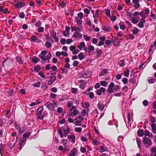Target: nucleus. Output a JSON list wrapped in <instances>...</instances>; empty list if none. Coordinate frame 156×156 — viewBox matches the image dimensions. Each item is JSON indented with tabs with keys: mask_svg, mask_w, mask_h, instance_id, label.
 I'll use <instances>...</instances> for the list:
<instances>
[{
	"mask_svg": "<svg viewBox=\"0 0 156 156\" xmlns=\"http://www.w3.org/2000/svg\"><path fill=\"white\" fill-rule=\"evenodd\" d=\"M114 87V84L113 83H111L109 85L108 91L109 93L113 92V88Z\"/></svg>",
	"mask_w": 156,
	"mask_h": 156,
	"instance_id": "obj_12",
	"label": "nucleus"
},
{
	"mask_svg": "<svg viewBox=\"0 0 156 156\" xmlns=\"http://www.w3.org/2000/svg\"><path fill=\"white\" fill-rule=\"evenodd\" d=\"M125 61L124 60H122L120 61L118 63V65L121 67H122L125 65Z\"/></svg>",
	"mask_w": 156,
	"mask_h": 156,
	"instance_id": "obj_35",
	"label": "nucleus"
},
{
	"mask_svg": "<svg viewBox=\"0 0 156 156\" xmlns=\"http://www.w3.org/2000/svg\"><path fill=\"white\" fill-rule=\"evenodd\" d=\"M132 22L133 24H136L138 21V20L135 18V17H132L130 20Z\"/></svg>",
	"mask_w": 156,
	"mask_h": 156,
	"instance_id": "obj_30",
	"label": "nucleus"
},
{
	"mask_svg": "<svg viewBox=\"0 0 156 156\" xmlns=\"http://www.w3.org/2000/svg\"><path fill=\"white\" fill-rule=\"evenodd\" d=\"M55 55L58 57H59L61 55L66 57L68 56V54L67 52H65L64 51L60 52L57 51L55 53Z\"/></svg>",
	"mask_w": 156,
	"mask_h": 156,
	"instance_id": "obj_7",
	"label": "nucleus"
},
{
	"mask_svg": "<svg viewBox=\"0 0 156 156\" xmlns=\"http://www.w3.org/2000/svg\"><path fill=\"white\" fill-rule=\"evenodd\" d=\"M41 102L39 101L38 100L36 101L35 102H33L30 104L29 105L30 107H34L36 105L40 103Z\"/></svg>",
	"mask_w": 156,
	"mask_h": 156,
	"instance_id": "obj_27",
	"label": "nucleus"
},
{
	"mask_svg": "<svg viewBox=\"0 0 156 156\" xmlns=\"http://www.w3.org/2000/svg\"><path fill=\"white\" fill-rule=\"evenodd\" d=\"M83 118L82 116L81 115L78 116L77 117H76L75 119L76 120H78V121H80L81 122L83 120Z\"/></svg>",
	"mask_w": 156,
	"mask_h": 156,
	"instance_id": "obj_47",
	"label": "nucleus"
},
{
	"mask_svg": "<svg viewBox=\"0 0 156 156\" xmlns=\"http://www.w3.org/2000/svg\"><path fill=\"white\" fill-rule=\"evenodd\" d=\"M143 142L145 145L146 148H147L151 145L152 142L151 140L146 136H144L143 138Z\"/></svg>",
	"mask_w": 156,
	"mask_h": 156,
	"instance_id": "obj_1",
	"label": "nucleus"
},
{
	"mask_svg": "<svg viewBox=\"0 0 156 156\" xmlns=\"http://www.w3.org/2000/svg\"><path fill=\"white\" fill-rule=\"evenodd\" d=\"M100 84L102 86L106 87L107 85V82L105 81H102L100 82Z\"/></svg>",
	"mask_w": 156,
	"mask_h": 156,
	"instance_id": "obj_55",
	"label": "nucleus"
},
{
	"mask_svg": "<svg viewBox=\"0 0 156 156\" xmlns=\"http://www.w3.org/2000/svg\"><path fill=\"white\" fill-rule=\"evenodd\" d=\"M79 111L76 109H75L73 110V113L71 112L70 115H68L69 116L74 117V115H76L79 114Z\"/></svg>",
	"mask_w": 156,
	"mask_h": 156,
	"instance_id": "obj_17",
	"label": "nucleus"
},
{
	"mask_svg": "<svg viewBox=\"0 0 156 156\" xmlns=\"http://www.w3.org/2000/svg\"><path fill=\"white\" fill-rule=\"evenodd\" d=\"M130 72V70L128 69H126L125 70L124 73V76H125L128 77L129 76V73Z\"/></svg>",
	"mask_w": 156,
	"mask_h": 156,
	"instance_id": "obj_23",
	"label": "nucleus"
},
{
	"mask_svg": "<svg viewBox=\"0 0 156 156\" xmlns=\"http://www.w3.org/2000/svg\"><path fill=\"white\" fill-rule=\"evenodd\" d=\"M143 104L145 106H147L148 105V102L147 100H144L143 102Z\"/></svg>",
	"mask_w": 156,
	"mask_h": 156,
	"instance_id": "obj_59",
	"label": "nucleus"
},
{
	"mask_svg": "<svg viewBox=\"0 0 156 156\" xmlns=\"http://www.w3.org/2000/svg\"><path fill=\"white\" fill-rule=\"evenodd\" d=\"M105 91V89L103 87H101L100 89L97 90L96 94L97 95H100L102 93H104Z\"/></svg>",
	"mask_w": 156,
	"mask_h": 156,
	"instance_id": "obj_16",
	"label": "nucleus"
},
{
	"mask_svg": "<svg viewBox=\"0 0 156 156\" xmlns=\"http://www.w3.org/2000/svg\"><path fill=\"white\" fill-rule=\"evenodd\" d=\"M66 30L63 32V34L64 36H66L68 35L69 34V31L70 30V28L69 26H66L65 28Z\"/></svg>",
	"mask_w": 156,
	"mask_h": 156,
	"instance_id": "obj_11",
	"label": "nucleus"
},
{
	"mask_svg": "<svg viewBox=\"0 0 156 156\" xmlns=\"http://www.w3.org/2000/svg\"><path fill=\"white\" fill-rule=\"evenodd\" d=\"M31 134V132H29L27 133H24L23 134V136L24 138H28L30 136Z\"/></svg>",
	"mask_w": 156,
	"mask_h": 156,
	"instance_id": "obj_29",
	"label": "nucleus"
},
{
	"mask_svg": "<svg viewBox=\"0 0 156 156\" xmlns=\"http://www.w3.org/2000/svg\"><path fill=\"white\" fill-rule=\"evenodd\" d=\"M32 61L34 63H37L38 61V57H35L32 59Z\"/></svg>",
	"mask_w": 156,
	"mask_h": 156,
	"instance_id": "obj_50",
	"label": "nucleus"
},
{
	"mask_svg": "<svg viewBox=\"0 0 156 156\" xmlns=\"http://www.w3.org/2000/svg\"><path fill=\"white\" fill-rule=\"evenodd\" d=\"M50 36L54 40L55 42H58V39L56 36V33L54 30L51 32Z\"/></svg>",
	"mask_w": 156,
	"mask_h": 156,
	"instance_id": "obj_4",
	"label": "nucleus"
},
{
	"mask_svg": "<svg viewBox=\"0 0 156 156\" xmlns=\"http://www.w3.org/2000/svg\"><path fill=\"white\" fill-rule=\"evenodd\" d=\"M144 135L145 136H148L149 137H152V134H151L147 130H146L145 131Z\"/></svg>",
	"mask_w": 156,
	"mask_h": 156,
	"instance_id": "obj_31",
	"label": "nucleus"
},
{
	"mask_svg": "<svg viewBox=\"0 0 156 156\" xmlns=\"http://www.w3.org/2000/svg\"><path fill=\"white\" fill-rule=\"evenodd\" d=\"M94 47L92 45H90L88 47V49L89 50L88 52H90L91 51H93L94 50Z\"/></svg>",
	"mask_w": 156,
	"mask_h": 156,
	"instance_id": "obj_49",
	"label": "nucleus"
},
{
	"mask_svg": "<svg viewBox=\"0 0 156 156\" xmlns=\"http://www.w3.org/2000/svg\"><path fill=\"white\" fill-rule=\"evenodd\" d=\"M151 128L153 133H156V126L155 124L153 123L151 125Z\"/></svg>",
	"mask_w": 156,
	"mask_h": 156,
	"instance_id": "obj_24",
	"label": "nucleus"
},
{
	"mask_svg": "<svg viewBox=\"0 0 156 156\" xmlns=\"http://www.w3.org/2000/svg\"><path fill=\"white\" fill-rule=\"evenodd\" d=\"M99 152H103L108 151V149L107 147L105 145L101 146L99 150Z\"/></svg>",
	"mask_w": 156,
	"mask_h": 156,
	"instance_id": "obj_14",
	"label": "nucleus"
},
{
	"mask_svg": "<svg viewBox=\"0 0 156 156\" xmlns=\"http://www.w3.org/2000/svg\"><path fill=\"white\" fill-rule=\"evenodd\" d=\"M151 18L150 19V21H151L153 20H155L156 19V16L153 14L152 12L151 13Z\"/></svg>",
	"mask_w": 156,
	"mask_h": 156,
	"instance_id": "obj_42",
	"label": "nucleus"
},
{
	"mask_svg": "<svg viewBox=\"0 0 156 156\" xmlns=\"http://www.w3.org/2000/svg\"><path fill=\"white\" fill-rule=\"evenodd\" d=\"M136 141L138 145V147L140 149L141 141L140 139L137 138H136Z\"/></svg>",
	"mask_w": 156,
	"mask_h": 156,
	"instance_id": "obj_28",
	"label": "nucleus"
},
{
	"mask_svg": "<svg viewBox=\"0 0 156 156\" xmlns=\"http://www.w3.org/2000/svg\"><path fill=\"white\" fill-rule=\"evenodd\" d=\"M74 130L76 132L80 133L82 131V128L80 127H76L75 128Z\"/></svg>",
	"mask_w": 156,
	"mask_h": 156,
	"instance_id": "obj_52",
	"label": "nucleus"
},
{
	"mask_svg": "<svg viewBox=\"0 0 156 156\" xmlns=\"http://www.w3.org/2000/svg\"><path fill=\"white\" fill-rule=\"evenodd\" d=\"M68 138L70 140H71L73 144L75 142V136L73 135H69L68 136Z\"/></svg>",
	"mask_w": 156,
	"mask_h": 156,
	"instance_id": "obj_18",
	"label": "nucleus"
},
{
	"mask_svg": "<svg viewBox=\"0 0 156 156\" xmlns=\"http://www.w3.org/2000/svg\"><path fill=\"white\" fill-rule=\"evenodd\" d=\"M58 131L59 134L60 135V137L62 138L63 137V135L62 134V129H58Z\"/></svg>",
	"mask_w": 156,
	"mask_h": 156,
	"instance_id": "obj_53",
	"label": "nucleus"
},
{
	"mask_svg": "<svg viewBox=\"0 0 156 156\" xmlns=\"http://www.w3.org/2000/svg\"><path fill=\"white\" fill-rule=\"evenodd\" d=\"M41 85V83L40 82H38L37 83H34V86L35 87H40Z\"/></svg>",
	"mask_w": 156,
	"mask_h": 156,
	"instance_id": "obj_60",
	"label": "nucleus"
},
{
	"mask_svg": "<svg viewBox=\"0 0 156 156\" xmlns=\"http://www.w3.org/2000/svg\"><path fill=\"white\" fill-rule=\"evenodd\" d=\"M150 155V156H156V146L151 148Z\"/></svg>",
	"mask_w": 156,
	"mask_h": 156,
	"instance_id": "obj_13",
	"label": "nucleus"
},
{
	"mask_svg": "<svg viewBox=\"0 0 156 156\" xmlns=\"http://www.w3.org/2000/svg\"><path fill=\"white\" fill-rule=\"evenodd\" d=\"M44 28L43 27H40L37 30L38 31L39 33H41L43 32Z\"/></svg>",
	"mask_w": 156,
	"mask_h": 156,
	"instance_id": "obj_63",
	"label": "nucleus"
},
{
	"mask_svg": "<svg viewBox=\"0 0 156 156\" xmlns=\"http://www.w3.org/2000/svg\"><path fill=\"white\" fill-rule=\"evenodd\" d=\"M92 143L94 145H98L100 144V142L96 140H94L93 141Z\"/></svg>",
	"mask_w": 156,
	"mask_h": 156,
	"instance_id": "obj_56",
	"label": "nucleus"
},
{
	"mask_svg": "<svg viewBox=\"0 0 156 156\" xmlns=\"http://www.w3.org/2000/svg\"><path fill=\"white\" fill-rule=\"evenodd\" d=\"M15 128L18 130L19 132L20 133V134L24 132L25 130V128L24 127L20 125L17 124H16Z\"/></svg>",
	"mask_w": 156,
	"mask_h": 156,
	"instance_id": "obj_3",
	"label": "nucleus"
},
{
	"mask_svg": "<svg viewBox=\"0 0 156 156\" xmlns=\"http://www.w3.org/2000/svg\"><path fill=\"white\" fill-rule=\"evenodd\" d=\"M103 29L106 32L109 31L111 30V29L110 27H106L105 26H104L103 27Z\"/></svg>",
	"mask_w": 156,
	"mask_h": 156,
	"instance_id": "obj_58",
	"label": "nucleus"
},
{
	"mask_svg": "<svg viewBox=\"0 0 156 156\" xmlns=\"http://www.w3.org/2000/svg\"><path fill=\"white\" fill-rule=\"evenodd\" d=\"M145 19L141 18L140 22L138 24V26L140 28H143L144 26V24L145 23Z\"/></svg>",
	"mask_w": 156,
	"mask_h": 156,
	"instance_id": "obj_15",
	"label": "nucleus"
},
{
	"mask_svg": "<svg viewBox=\"0 0 156 156\" xmlns=\"http://www.w3.org/2000/svg\"><path fill=\"white\" fill-rule=\"evenodd\" d=\"M133 15L131 14L129 12H127L126 13V16L127 18L129 19L130 20L133 17L132 16Z\"/></svg>",
	"mask_w": 156,
	"mask_h": 156,
	"instance_id": "obj_57",
	"label": "nucleus"
},
{
	"mask_svg": "<svg viewBox=\"0 0 156 156\" xmlns=\"http://www.w3.org/2000/svg\"><path fill=\"white\" fill-rule=\"evenodd\" d=\"M81 113L83 116H85V115H87L88 114V110L86 109L82 110Z\"/></svg>",
	"mask_w": 156,
	"mask_h": 156,
	"instance_id": "obj_39",
	"label": "nucleus"
},
{
	"mask_svg": "<svg viewBox=\"0 0 156 156\" xmlns=\"http://www.w3.org/2000/svg\"><path fill=\"white\" fill-rule=\"evenodd\" d=\"M90 74V71H87L82 72L81 73L80 76V77H82L84 78H87L89 77Z\"/></svg>",
	"mask_w": 156,
	"mask_h": 156,
	"instance_id": "obj_2",
	"label": "nucleus"
},
{
	"mask_svg": "<svg viewBox=\"0 0 156 156\" xmlns=\"http://www.w3.org/2000/svg\"><path fill=\"white\" fill-rule=\"evenodd\" d=\"M49 56H45V55H39V56L40 57V58L42 60H44V61H46L48 59L49 60L50 59L51 54V53H49Z\"/></svg>",
	"mask_w": 156,
	"mask_h": 156,
	"instance_id": "obj_8",
	"label": "nucleus"
},
{
	"mask_svg": "<svg viewBox=\"0 0 156 156\" xmlns=\"http://www.w3.org/2000/svg\"><path fill=\"white\" fill-rule=\"evenodd\" d=\"M148 81L150 83H154L156 82V80L154 79H148Z\"/></svg>",
	"mask_w": 156,
	"mask_h": 156,
	"instance_id": "obj_64",
	"label": "nucleus"
},
{
	"mask_svg": "<svg viewBox=\"0 0 156 156\" xmlns=\"http://www.w3.org/2000/svg\"><path fill=\"white\" fill-rule=\"evenodd\" d=\"M73 105V101H69L68 102L67 104V107L68 108H70Z\"/></svg>",
	"mask_w": 156,
	"mask_h": 156,
	"instance_id": "obj_44",
	"label": "nucleus"
},
{
	"mask_svg": "<svg viewBox=\"0 0 156 156\" xmlns=\"http://www.w3.org/2000/svg\"><path fill=\"white\" fill-rule=\"evenodd\" d=\"M73 36L74 37L76 38H81L82 37V34L78 32H75L73 33Z\"/></svg>",
	"mask_w": 156,
	"mask_h": 156,
	"instance_id": "obj_22",
	"label": "nucleus"
},
{
	"mask_svg": "<svg viewBox=\"0 0 156 156\" xmlns=\"http://www.w3.org/2000/svg\"><path fill=\"white\" fill-rule=\"evenodd\" d=\"M77 47L80 50H82L83 48H84L85 46V44L84 42H81L80 43V44L77 46Z\"/></svg>",
	"mask_w": 156,
	"mask_h": 156,
	"instance_id": "obj_20",
	"label": "nucleus"
},
{
	"mask_svg": "<svg viewBox=\"0 0 156 156\" xmlns=\"http://www.w3.org/2000/svg\"><path fill=\"white\" fill-rule=\"evenodd\" d=\"M96 52L97 53V55L98 57H99L101 54L102 51L99 49H96Z\"/></svg>",
	"mask_w": 156,
	"mask_h": 156,
	"instance_id": "obj_33",
	"label": "nucleus"
},
{
	"mask_svg": "<svg viewBox=\"0 0 156 156\" xmlns=\"http://www.w3.org/2000/svg\"><path fill=\"white\" fill-rule=\"evenodd\" d=\"M14 5L16 8L20 9L25 6V3L20 2H17Z\"/></svg>",
	"mask_w": 156,
	"mask_h": 156,
	"instance_id": "obj_6",
	"label": "nucleus"
},
{
	"mask_svg": "<svg viewBox=\"0 0 156 156\" xmlns=\"http://www.w3.org/2000/svg\"><path fill=\"white\" fill-rule=\"evenodd\" d=\"M16 60L20 64H22L23 63V61L22 60L21 57L20 56H18L17 57Z\"/></svg>",
	"mask_w": 156,
	"mask_h": 156,
	"instance_id": "obj_45",
	"label": "nucleus"
},
{
	"mask_svg": "<svg viewBox=\"0 0 156 156\" xmlns=\"http://www.w3.org/2000/svg\"><path fill=\"white\" fill-rule=\"evenodd\" d=\"M70 131V129L69 128H67V129H66L64 130V135L66 137V136L67 135H68V134L69 133V132Z\"/></svg>",
	"mask_w": 156,
	"mask_h": 156,
	"instance_id": "obj_40",
	"label": "nucleus"
},
{
	"mask_svg": "<svg viewBox=\"0 0 156 156\" xmlns=\"http://www.w3.org/2000/svg\"><path fill=\"white\" fill-rule=\"evenodd\" d=\"M78 57L80 60L84 58V56L83 52L80 53L78 55Z\"/></svg>",
	"mask_w": 156,
	"mask_h": 156,
	"instance_id": "obj_36",
	"label": "nucleus"
},
{
	"mask_svg": "<svg viewBox=\"0 0 156 156\" xmlns=\"http://www.w3.org/2000/svg\"><path fill=\"white\" fill-rule=\"evenodd\" d=\"M76 121L75 122V124L76 126H80L81 125V122H80L79 121H78V120H76Z\"/></svg>",
	"mask_w": 156,
	"mask_h": 156,
	"instance_id": "obj_62",
	"label": "nucleus"
},
{
	"mask_svg": "<svg viewBox=\"0 0 156 156\" xmlns=\"http://www.w3.org/2000/svg\"><path fill=\"white\" fill-rule=\"evenodd\" d=\"M72 31H76V32L80 31V29L78 27H73L71 28Z\"/></svg>",
	"mask_w": 156,
	"mask_h": 156,
	"instance_id": "obj_34",
	"label": "nucleus"
},
{
	"mask_svg": "<svg viewBox=\"0 0 156 156\" xmlns=\"http://www.w3.org/2000/svg\"><path fill=\"white\" fill-rule=\"evenodd\" d=\"M154 47L156 48V41L155 42L153 45H151L150 48L148 53L150 54L151 52L152 51L153 48Z\"/></svg>",
	"mask_w": 156,
	"mask_h": 156,
	"instance_id": "obj_38",
	"label": "nucleus"
},
{
	"mask_svg": "<svg viewBox=\"0 0 156 156\" xmlns=\"http://www.w3.org/2000/svg\"><path fill=\"white\" fill-rule=\"evenodd\" d=\"M98 107L100 110H102L104 108V106L101 103H99L98 104Z\"/></svg>",
	"mask_w": 156,
	"mask_h": 156,
	"instance_id": "obj_37",
	"label": "nucleus"
},
{
	"mask_svg": "<svg viewBox=\"0 0 156 156\" xmlns=\"http://www.w3.org/2000/svg\"><path fill=\"white\" fill-rule=\"evenodd\" d=\"M61 73L63 75H66L67 74L68 72V70L66 69H61Z\"/></svg>",
	"mask_w": 156,
	"mask_h": 156,
	"instance_id": "obj_41",
	"label": "nucleus"
},
{
	"mask_svg": "<svg viewBox=\"0 0 156 156\" xmlns=\"http://www.w3.org/2000/svg\"><path fill=\"white\" fill-rule=\"evenodd\" d=\"M139 31V30L136 28H135L134 29L132 30V32L133 34H137Z\"/></svg>",
	"mask_w": 156,
	"mask_h": 156,
	"instance_id": "obj_54",
	"label": "nucleus"
},
{
	"mask_svg": "<svg viewBox=\"0 0 156 156\" xmlns=\"http://www.w3.org/2000/svg\"><path fill=\"white\" fill-rule=\"evenodd\" d=\"M45 45L47 48H49L51 46L52 44L51 42L47 41L45 43Z\"/></svg>",
	"mask_w": 156,
	"mask_h": 156,
	"instance_id": "obj_46",
	"label": "nucleus"
},
{
	"mask_svg": "<svg viewBox=\"0 0 156 156\" xmlns=\"http://www.w3.org/2000/svg\"><path fill=\"white\" fill-rule=\"evenodd\" d=\"M83 38L85 41H89L90 39V37L87 36V35L86 34L83 35Z\"/></svg>",
	"mask_w": 156,
	"mask_h": 156,
	"instance_id": "obj_51",
	"label": "nucleus"
},
{
	"mask_svg": "<svg viewBox=\"0 0 156 156\" xmlns=\"http://www.w3.org/2000/svg\"><path fill=\"white\" fill-rule=\"evenodd\" d=\"M56 79V77L55 76L52 75L50 76V79L48 82V84L50 85L51 84L55 81Z\"/></svg>",
	"mask_w": 156,
	"mask_h": 156,
	"instance_id": "obj_10",
	"label": "nucleus"
},
{
	"mask_svg": "<svg viewBox=\"0 0 156 156\" xmlns=\"http://www.w3.org/2000/svg\"><path fill=\"white\" fill-rule=\"evenodd\" d=\"M37 39V37L36 36H31L30 40L31 41L35 42Z\"/></svg>",
	"mask_w": 156,
	"mask_h": 156,
	"instance_id": "obj_48",
	"label": "nucleus"
},
{
	"mask_svg": "<svg viewBox=\"0 0 156 156\" xmlns=\"http://www.w3.org/2000/svg\"><path fill=\"white\" fill-rule=\"evenodd\" d=\"M45 105L50 110L52 111L54 109V106H53V104H52L49 101H48L45 104Z\"/></svg>",
	"mask_w": 156,
	"mask_h": 156,
	"instance_id": "obj_5",
	"label": "nucleus"
},
{
	"mask_svg": "<svg viewBox=\"0 0 156 156\" xmlns=\"http://www.w3.org/2000/svg\"><path fill=\"white\" fill-rule=\"evenodd\" d=\"M137 134L139 136L142 137L144 135V131L142 129L139 130L137 132Z\"/></svg>",
	"mask_w": 156,
	"mask_h": 156,
	"instance_id": "obj_25",
	"label": "nucleus"
},
{
	"mask_svg": "<svg viewBox=\"0 0 156 156\" xmlns=\"http://www.w3.org/2000/svg\"><path fill=\"white\" fill-rule=\"evenodd\" d=\"M77 153V150L76 148H74L73 150H71V152L69 154V156H75Z\"/></svg>",
	"mask_w": 156,
	"mask_h": 156,
	"instance_id": "obj_19",
	"label": "nucleus"
},
{
	"mask_svg": "<svg viewBox=\"0 0 156 156\" xmlns=\"http://www.w3.org/2000/svg\"><path fill=\"white\" fill-rule=\"evenodd\" d=\"M40 69V66H35L34 67V71L36 73L38 72L39 71V70Z\"/></svg>",
	"mask_w": 156,
	"mask_h": 156,
	"instance_id": "obj_43",
	"label": "nucleus"
},
{
	"mask_svg": "<svg viewBox=\"0 0 156 156\" xmlns=\"http://www.w3.org/2000/svg\"><path fill=\"white\" fill-rule=\"evenodd\" d=\"M26 140L23 138L20 140L19 142V144L20 146L23 147L26 143Z\"/></svg>",
	"mask_w": 156,
	"mask_h": 156,
	"instance_id": "obj_21",
	"label": "nucleus"
},
{
	"mask_svg": "<svg viewBox=\"0 0 156 156\" xmlns=\"http://www.w3.org/2000/svg\"><path fill=\"white\" fill-rule=\"evenodd\" d=\"M79 82L81 83L80 86V87L81 89H84L87 84L86 81L82 80H79Z\"/></svg>",
	"mask_w": 156,
	"mask_h": 156,
	"instance_id": "obj_9",
	"label": "nucleus"
},
{
	"mask_svg": "<svg viewBox=\"0 0 156 156\" xmlns=\"http://www.w3.org/2000/svg\"><path fill=\"white\" fill-rule=\"evenodd\" d=\"M81 105L84 108H87L90 106V105L88 103L86 102H82L81 104Z\"/></svg>",
	"mask_w": 156,
	"mask_h": 156,
	"instance_id": "obj_32",
	"label": "nucleus"
},
{
	"mask_svg": "<svg viewBox=\"0 0 156 156\" xmlns=\"http://www.w3.org/2000/svg\"><path fill=\"white\" fill-rule=\"evenodd\" d=\"M71 90L72 93L75 94L77 93L78 89L76 88H72L71 89Z\"/></svg>",
	"mask_w": 156,
	"mask_h": 156,
	"instance_id": "obj_61",
	"label": "nucleus"
},
{
	"mask_svg": "<svg viewBox=\"0 0 156 156\" xmlns=\"http://www.w3.org/2000/svg\"><path fill=\"white\" fill-rule=\"evenodd\" d=\"M43 110V108L42 107H39L37 110V114H41Z\"/></svg>",
	"mask_w": 156,
	"mask_h": 156,
	"instance_id": "obj_26",
	"label": "nucleus"
}]
</instances>
